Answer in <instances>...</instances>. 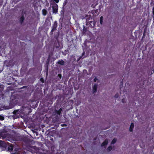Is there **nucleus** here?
<instances>
[{
    "instance_id": "nucleus-1",
    "label": "nucleus",
    "mask_w": 154,
    "mask_h": 154,
    "mask_svg": "<svg viewBox=\"0 0 154 154\" xmlns=\"http://www.w3.org/2000/svg\"><path fill=\"white\" fill-rule=\"evenodd\" d=\"M50 5H52L53 13L56 14L58 12V5L54 2H50Z\"/></svg>"
},
{
    "instance_id": "nucleus-2",
    "label": "nucleus",
    "mask_w": 154,
    "mask_h": 154,
    "mask_svg": "<svg viewBox=\"0 0 154 154\" xmlns=\"http://www.w3.org/2000/svg\"><path fill=\"white\" fill-rule=\"evenodd\" d=\"M8 144L5 141L0 140V147L3 150H5L7 149Z\"/></svg>"
},
{
    "instance_id": "nucleus-3",
    "label": "nucleus",
    "mask_w": 154,
    "mask_h": 154,
    "mask_svg": "<svg viewBox=\"0 0 154 154\" xmlns=\"http://www.w3.org/2000/svg\"><path fill=\"white\" fill-rule=\"evenodd\" d=\"M8 134L6 133L5 132L4 130H3L2 131L0 130V136L2 137V139L8 137Z\"/></svg>"
},
{
    "instance_id": "nucleus-4",
    "label": "nucleus",
    "mask_w": 154,
    "mask_h": 154,
    "mask_svg": "<svg viewBox=\"0 0 154 154\" xmlns=\"http://www.w3.org/2000/svg\"><path fill=\"white\" fill-rule=\"evenodd\" d=\"M57 23L56 21H55L54 24L53 25L52 29L51 31V34H52L53 33V32L54 31L56 30H57Z\"/></svg>"
},
{
    "instance_id": "nucleus-5",
    "label": "nucleus",
    "mask_w": 154,
    "mask_h": 154,
    "mask_svg": "<svg viewBox=\"0 0 154 154\" xmlns=\"http://www.w3.org/2000/svg\"><path fill=\"white\" fill-rule=\"evenodd\" d=\"M7 143L8 144V145H9L8 148V150L9 151H13L14 149V147L13 144H10L8 142H7Z\"/></svg>"
},
{
    "instance_id": "nucleus-6",
    "label": "nucleus",
    "mask_w": 154,
    "mask_h": 154,
    "mask_svg": "<svg viewBox=\"0 0 154 154\" xmlns=\"http://www.w3.org/2000/svg\"><path fill=\"white\" fill-rule=\"evenodd\" d=\"M97 85L95 84L93 86V88L92 93L94 94L96 93L97 91Z\"/></svg>"
},
{
    "instance_id": "nucleus-7",
    "label": "nucleus",
    "mask_w": 154,
    "mask_h": 154,
    "mask_svg": "<svg viewBox=\"0 0 154 154\" xmlns=\"http://www.w3.org/2000/svg\"><path fill=\"white\" fill-rule=\"evenodd\" d=\"M108 143V141L107 140H105L104 141H103L101 144V146H105Z\"/></svg>"
},
{
    "instance_id": "nucleus-8",
    "label": "nucleus",
    "mask_w": 154,
    "mask_h": 154,
    "mask_svg": "<svg viewBox=\"0 0 154 154\" xmlns=\"http://www.w3.org/2000/svg\"><path fill=\"white\" fill-rule=\"evenodd\" d=\"M134 128V124L133 123H132L131 124V125L129 128V131L130 132L133 131V129Z\"/></svg>"
},
{
    "instance_id": "nucleus-9",
    "label": "nucleus",
    "mask_w": 154,
    "mask_h": 154,
    "mask_svg": "<svg viewBox=\"0 0 154 154\" xmlns=\"http://www.w3.org/2000/svg\"><path fill=\"white\" fill-rule=\"evenodd\" d=\"M24 20V17L23 15H22L20 18L19 21L20 23L22 24Z\"/></svg>"
},
{
    "instance_id": "nucleus-10",
    "label": "nucleus",
    "mask_w": 154,
    "mask_h": 154,
    "mask_svg": "<svg viewBox=\"0 0 154 154\" xmlns=\"http://www.w3.org/2000/svg\"><path fill=\"white\" fill-rule=\"evenodd\" d=\"M57 63L61 65H63L65 64V62L64 61L62 60H60Z\"/></svg>"
},
{
    "instance_id": "nucleus-11",
    "label": "nucleus",
    "mask_w": 154,
    "mask_h": 154,
    "mask_svg": "<svg viewBox=\"0 0 154 154\" xmlns=\"http://www.w3.org/2000/svg\"><path fill=\"white\" fill-rule=\"evenodd\" d=\"M12 118L14 119H17L19 118V115L13 114V115L12 116Z\"/></svg>"
},
{
    "instance_id": "nucleus-12",
    "label": "nucleus",
    "mask_w": 154,
    "mask_h": 154,
    "mask_svg": "<svg viewBox=\"0 0 154 154\" xmlns=\"http://www.w3.org/2000/svg\"><path fill=\"white\" fill-rule=\"evenodd\" d=\"M20 110L19 109H17L16 110H15L13 111V113L14 114L19 115Z\"/></svg>"
},
{
    "instance_id": "nucleus-13",
    "label": "nucleus",
    "mask_w": 154,
    "mask_h": 154,
    "mask_svg": "<svg viewBox=\"0 0 154 154\" xmlns=\"http://www.w3.org/2000/svg\"><path fill=\"white\" fill-rule=\"evenodd\" d=\"M62 111V109L61 108L59 110H56L55 111V113L57 115H60L61 114Z\"/></svg>"
},
{
    "instance_id": "nucleus-14",
    "label": "nucleus",
    "mask_w": 154,
    "mask_h": 154,
    "mask_svg": "<svg viewBox=\"0 0 154 154\" xmlns=\"http://www.w3.org/2000/svg\"><path fill=\"white\" fill-rule=\"evenodd\" d=\"M42 12L43 14L44 15H46L47 14V11H46V10L45 9H44L42 10Z\"/></svg>"
},
{
    "instance_id": "nucleus-15",
    "label": "nucleus",
    "mask_w": 154,
    "mask_h": 154,
    "mask_svg": "<svg viewBox=\"0 0 154 154\" xmlns=\"http://www.w3.org/2000/svg\"><path fill=\"white\" fill-rule=\"evenodd\" d=\"M4 116L3 115H0V121H2L4 120Z\"/></svg>"
},
{
    "instance_id": "nucleus-16",
    "label": "nucleus",
    "mask_w": 154,
    "mask_h": 154,
    "mask_svg": "<svg viewBox=\"0 0 154 154\" xmlns=\"http://www.w3.org/2000/svg\"><path fill=\"white\" fill-rule=\"evenodd\" d=\"M116 140L115 138H114L112 140V141L111 142V144H114V143H116Z\"/></svg>"
},
{
    "instance_id": "nucleus-17",
    "label": "nucleus",
    "mask_w": 154,
    "mask_h": 154,
    "mask_svg": "<svg viewBox=\"0 0 154 154\" xmlns=\"http://www.w3.org/2000/svg\"><path fill=\"white\" fill-rule=\"evenodd\" d=\"M103 16H101L100 18V23L101 24H102L103 23Z\"/></svg>"
},
{
    "instance_id": "nucleus-18",
    "label": "nucleus",
    "mask_w": 154,
    "mask_h": 154,
    "mask_svg": "<svg viewBox=\"0 0 154 154\" xmlns=\"http://www.w3.org/2000/svg\"><path fill=\"white\" fill-rule=\"evenodd\" d=\"M112 149V146H110L107 148V151H110Z\"/></svg>"
},
{
    "instance_id": "nucleus-19",
    "label": "nucleus",
    "mask_w": 154,
    "mask_h": 154,
    "mask_svg": "<svg viewBox=\"0 0 154 154\" xmlns=\"http://www.w3.org/2000/svg\"><path fill=\"white\" fill-rule=\"evenodd\" d=\"M53 1V2H54L55 3H58L59 2V0H51V2H52V1Z\"/></svg>"
},
{
    "instance_id": "nucleus-20",
    "label": "nucleus",
    "mask_w": 154,
    "mask_h": 154,
    "mask_svg": "<svg viewBox=\"0 0 154 154\" xmlns=\"http://www.w3.org/2000/svg\"><path fill=\"white\" fill-rule=\"evenodd\" d=\"M40 80L42 83H43L44 82V80L43 78H41L40 79Z\"/></svg>"
},
{
    "instance_id": "nucleus-21",
    "label": "nucleus",
    "mask_w": 154,
    "mask_h": 154,
    "mask_svg": "<svg viewBox=\"0 0 154 154\" xmlns=\"http://www.w3.org/2000/svg\"><path fill=\"white\" fill-rule=\"evenodd\" d=\"M114 97H115V98H118V97H119V94H117H117H116L114 96Z\"/></svg>"
},
{
    "instance_id": "nucleus-22",
    "label": "nucleus",
    "mask_w": 154,
    "mask_h": 154,
    "mask_svg": "<svg viewBox=\"0 0 154 154\" xmlns=\"http://www.w3.org/2000/svg\"><path fill=\"white\" fill-rule=\"evenodd\" d=\"M58 76L59 78L60 79H61L62 77V75L61 74H58L57 75Z\"/></svg>"
},
{
    "instance_id": "nucleus-23",
    "label": "nucleus",
    "mask_w": 154,
    "mask_h": 154,
    "mask_svg": "<svg viewBox=\"0 0 154 154\" xmlns=\"http://www.w3.org/2000/svg\"><path fill=\"white\" fill-rule=\"evenodd\" d=\"M122 103H125V99L123 98V99H122Z\"/></svg>"
},
{
    "instance_id": "nucleus-24",
    "label": "nucleus",
    "mask_w": 154,
    "mask_h": 154,
    "mask_svg": "<svg viewBox=\"0 0 154 154\" xmlns=\"http://www.w3.org/2000/svg\"><path fill=\"white\" fill-rule=\"evenodd\" d=\"M98 80L97 79L96 77L94 79V82H95L96 81Z\"/></svg>"
},
{
    "instance_id": "nucleus-25",
    "label": "nucleus",
    "mask_w": 154,
    "mask_h": 154,
    "mask_svg": "<svg viewBox=\"0 0 154 154\" xmlns=\"http://www.w3.org/2000/svg\"><path fill=\"white\" fill-rule=\"evenodd\" d=\"M152 14L153 15H154V6L152 8Z\"/></svg>"
},
{
    "instance_id": "nucleus-26",
    "label": "nucleus",
    "mask_w": 154,
    "mask_h": 154,
    "mask_svg": "<svg viewBox=\"0 0 154 154\" xmlns=\"http://www.w3.org/2000/svg\"><path fill=\"white\" fill-rule=\"evenodd\" d=\"M86 31V29H85L84 28L83 29V33H85Z\"/></svg>"
},
{
    "instance_id": "nucleus-27",
    "label": "nucleus",
    "mask_w": 154,
    "mask_h": 154,
    "mask_svg": "<svg viewBox=\"0 0 154 154\" xmlns=\"http://www.w3.org/2000/svg\"><path fill=\"white\" fill-rule=\"evenodd\" d=\"M61 126H66V125L65 124H62L61 125Z\"/></svg>"
},
{
    "instance_id": "nucleus-28",
    "label": "nucleus",
    "mask_w": 154,
    "mask_h": 154,
    "mask_svg": "<svg viewBox=\"0 0 154 154\" xmlns=\"http://www.w3.org/2000/svg\"><path fill=\"white\" fill-rule=\"evenodd\" d=\"M153 20V22L154 23V15H153L152 16Z\"/></svg>"
},
{
    "instance_id": "nucleus-29",
    "label": "nucleus",
    "mask_w": 154,
    "mask_h": 154,
    "mask_svg": "<svg viewBox=\"0 0 154 154\" xmlns=\"http://www.w3.org/2000/svg\"><path fill=\"white\" fill-rule=\"evenodd\" d=\"M26 87V86H24L23 87H22L21 88V89H22V88H25V87Z\"/></svg>"
},
{
    "instance_id": "nucleus-30",
    "label": "nucleus",
    "mask_w": 154,
    "mask_h": 154,
    "mask_svg": "<svg viewBox=\"0 0 154 154\" xmlns=\"http://www.w3.org/2000/svg\"><path fill=\"white\" fill-rule=\"evenodd\" d=\"M145 35V32H144L143 34V37Z\"/></svg>"
},
{
    "instance_id": "nucleus-31",
    "label": "nucleus",
    "mask_w": 154,
    "mask_h": 154,
    "mask_svg": "<svg viewBox=\"0 0 154 154\" xmlns=\"http://www.w3.org/2000/svg\"><path fill=\"white\" fill-rule=\"evenodd\" d=\"M12 79H13V80L15 79L14 78H13V77H12Z\"/></svg>"
},
{
    "instance_id": "nucleus-32",
    "label": "nucleus",
    "mask_w": 154,
    "mask_h": 154,
    "mask_svg": "<svg viewBox=\"0 0 154 154\" xmlns=\"http://www.w3.org/2000/svg\"><path fill=\"white\" fill-rule=\"evenodd\" d=\"M12 107H10V108H8V109H11V108Z\"/></svg>"
},
{
    "instance_id": "nucleus-33",
    "label": "nucleus",
    "mask_w": 154,
    "mask_h": 154,
    "mask_svg": "<svg viewBox=\"0 0 154 154\" xmlns=\"http://www.w3.org/2000/svg\"><path fill=\"white\" fill-rule=\"evenodd\" d=\"M152 72H154V70H153V71H152Z\"/></svg>"
},
{
    "instance_id": "nucleus-34",
    "label": "nucleus",
    "mask_w": 154,
    "mask_h": 154,
    "mask_svg": "<svg viewBox=\"0 0 154 154\" xmlns=\"http://www.w3.org/2000/svg\"><path fill=\"white\" fill-rule=\"evenodd\" d=\"M152 72H154V70H153V71H152Z\"/></svg>"
},
{
    "instance_id": "nucleus-35",
    "label": "nucleus",
    "mask_w": 154,
    "mask_h": 154,
    "mask_svg": "<svg viewBox=\"0 0 154 154\" xmlns=\"http://www.w3.org/2000/svg\"><path fill=\"white\" fill-rule=\"evenodd\" d=\"M122 81L121 82V84H122Z\"/></svg>"
},
{
    "instance_id": "nucleus-36",
    "label": "nucleus",
    "mask_w": 154,
    "mask_h": 154,
    "mask_svg": "<svg viewBox=\"0 0 154 154\" xmlns=\"http://www.w3.org/2000/svg\"><path fill=\"white\" fill-rule=\"evenodd\" d=\"M7 140H8V141H10V140H9L7 139Z\"/></svg>"
},
{
    "instance_id": "nucleus-37",
    "label": "nucleus",
    "mask_w": 154,
    "mask_h": 154,
    "mask_svg": "<svg viewBox=\"0 0 154 154\" xmlns=\"http://www.w3.org/2000/svg\"><path fill=\"white\" fill-rule=\"evenodd\" d=\"M12 96H11V98H12Z\"/></svg>"
}]
</instances>
